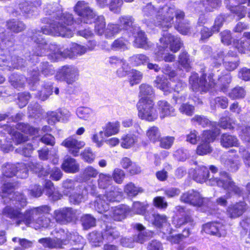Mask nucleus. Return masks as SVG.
<instances>
[{
	"label": "nucleus",
	"mask_w": 250,
	"mask_h": 250,
	"mask_svg": "<svg viewBox=\"0 0 250 250\" xmlns=\"http://www.w3.org/2000/svg\"><path fill=\"white\" fill-rule=\"evenodd\" d=\"M219 133L218 130L213 132L210 130L204 131L202 137V143L198 146L196 149L197 153L200 155H203L209 153L211 149L209 143L213 142Z\"/></svg>",
	"instance_id": "14"
},
{
	"label": "nucleus",
	"mask_w": 250,
	"mask_h": 250,
	"mask_svg": "<svg viewBox=\"0 0 250 250\" xmlns=\"http://www.w3.org/2000/svg\"><path fill=\"white\" fill-rule=\"evenodd\" d=\"M119 236V233L115 229L109 228L105 230L102 234L95 232L90 233L89 235V240L96 246V243L101 242L103 239H106L110 242L118 237Z\"/></svg>",
	"instance_id": "16"
},
{
	"label": "nucleus",
	"mask_w": 250,
	"mask_h": 250,
	"mask_svg": "<svg viewBox=\"0 0 250 250\" xmlns=\"http://www.w3.org/2000/svg\"><path fill=\"white\" fill-rule=\"evenodd\" d=\"M2 191L1 196L5 203L11 201L9 206H6L2 210V214L12 219L17 226L21 223L37 229L41 228H47L49 225L50 219L44 216L45 214L50 211L49 207L44 205L33 208L25 210L24 213L21 211L20 208H23L26 204L25 197L21 194H13L16 185L6 182L0 187Z\"/></svg>",
	"instance_id": "1"
},
{
	"label": "nucleus",
	"mask_w": 250,
	"mask_h": 250,
	"mask_svg": "<svg viewBox=\"0 0 250 250\" xmlns=\"http://www.w3.org/2000/svg\"><path fill=\"white\" fill-rule=\"evenodd\" d=\"M137 32L134 42L135 45L138 48L146 49L148 46L147 38L144 32L139 30V29H134Z\"/></svg>",
	"instance_id": "36"
},
{
	"label": "nucleus",
	"mask_w": 250,
	"mask_h": 250,
	"mask_svg": "<svg viewBox=\"0 0 250 250\" xmlns=\"http://www.w3.org/2000/svg\"><path fill=\"white\" fill-rule=\"evenodd\" d=\"M28 167L24 163H19L17 165L6 164L2 167V173L6 177H12L17 175L18 177L25 178L28 176Z\"/></svg>",
	"instance_id": "13"
},
{
	"label": "nucleus",
	"mask_w": 250,
	"mask_h": 250,
	"mask_svg": "<svg viewBox=\"0 0 250 250\" xmlns=\"http://www.w3.org/2000/svg\"><path fill=\"white\" fill-rule=\"evenodd\" d=\"M123 4V0H111L108 3L109 10L114 13L119 14Z\"/></svg>",
	"instance_id": "62"
},
{
	"label": "nucleus",
	"mask_w": 250,
	"mask_h": 250,
	"mask_svg": "<svg viewBox=\"0 0 250 250\" xmlns=\"http://www.w3.org/2000/svg\"><path fill=\"white\" fill-rule=\"evenodd\" d=\"M218 84L221 90L224 92H226L231 81L230 74L227 73L225 74H222L221 76L218 77Z\"/></svg>",
	"instance_id": "40"
},
{
	"label": "nucleus",
	"mask_w": 250,
	"mask_h": 250,
	"mask_svg": "<svg viewBox=\"0 0 250 250\" xmlns=\"http://www.w3.org/2000/svg\"><path fill=\"white\" fill-rule=\"evenodd\" d=\"M154 83L155 86L163 91L166 95L172 92L173 91L178 92L186 85L185 83L179 81L175 85L174 88H173L169 85L167 80L163 79L160 77H157Z\"/></svg>",
	"instance_id": "19"
},
{
	"label": "nucleus",
	"mask_w": 250,
	"mask_h": 250,
	"mask_svg": "<svg viewBox=\"0 0 250 250\" xmlns=\"http://www.w3.org/2000/svg\"><path fill=\"white\" fill-rule=\"evenodd\" d=\"M175 138L172 136H165L160 139V146L162 148L169 149L172 146Z\"/></svg>",
	"instance_id": "63"
},
{
	"label": "nucleus",
	"mask_w": 250,
	"mask_h": 250,
	"mask_svg": "<svg viewBox=\"0 0 250 250\" xmlns=\"http://www.w3.org/2000/svg\"><path fill=\"white\" fill-rule=\"evenodd\" d=\"M175 16L176 24L182 22L185 17L184 13L180 10H176L174 6L169 7L165 5L162 8V10L157 12L156 17L158 25L162 28L166 29L171 27L173 22V18Z\"/></svg>",
	"instance_id": "6"
},
{
	"label": "nucleus",
	"mask_w": 250,
	"mask_h": 250,
	"mask_svg": "<svg viewBox=\"0 0 250 250\" xmlns=\"http://www.w3.org/2000/svg\"><path fill=\"white\" fill-rule=\"evenodd\" d=\"M145 218L158 228H163L168 225L167 218L165 215L147 212L145 215Z\"/></svg>",
	"instance_id": "23"
},
{
	"label": "nucleus",
	"mask_w": 250,
	"mask_h": 250,
	"mask_svg": "<svg viewBox=\"0 0 250 250\" xmlns=\"http://www.w3.org/2000/svg\"><path fill=\"white\" fill-rule=\"evenodd\" d=\"M207 200V199L203 198L199 192L194 190L188 191L184 193L181 197L182 202L198 207L203 206Z\"/></svg>",
	"instance_id": "17"
},
{
	"label": "nucleus",
	"mask_w": 250,
	"mask_h": 250,
	"mask_svg": "<svg viewBox=\"0 0 250 250\" xmlns=\"http://www.w3.org/2000/svg\"><path fill=\"white\" fill-rule=\"evenodd\" d=\"M122 30L118 24L108 23L105 31V36L107 38H112Z\"/></svg>",
	"instance_id": "47"
},
{
	"label": "nucleus",
	"mask_w": 250,
	"mask_h": 250,
	"mask_svg": "<svg viewBox=\"0 0 250 250\" xmlns=\"http://www.w3.org/2000/svg\"><path fill=\"white\" fill-rule=\"evenodd\" d=\"M153 106V100H139L137 104L138 117L147 121H154L157 118V114Z\"/></svg>",
	"instance_id": "10"
},
{
	"label": "nucleus",
	"mask_w": 250,
	"mask_h": 250,
	"mask_svg": "<svg viewBox=\"0 0 250 250\" xmlns=\"http://www.w3.org/2000/svg\"><path fill=\"white\" fill-rule=\"evenodd\" d=\"M122 197V192L117 188L113 187L105 195H100L96 198L94 202L95 209L100 213L106 212L109 209L108 202H119Z\"/></svg>",
	"instance_id": "8"
},
{
	"label": "nucleus",
	"mask_w": 250,
	"mask_h": 250,
	"mask_svg": "<svg viewBox=\"0 0 250 250\" xmlns=\"http://www.w3.org/2000/svg\"><path fill=\"white\" fill-rule=\"evenodd\" d=\"M28 167L36 173H38L39 176H45L50 174V177L55 181L60 180L62 176L61 170L56 167L53 168L51 170H45L41 165L33 163L29 164Z\"/></svg>",
	"instance_id": "15"
},
{
	"label": "nucleus",
	"mask_w": 250,
	"mask_h": 250,
	"mask_svg": "<svg viewBox=\"0 0 250 250\" xmlns=\"http://www.w3.org/2000/svg\"><path fill=\"white\" fill-rule=\"evenodd\" d=\"M239 64V60L236 54L229 52L224 58V66L229 71L235 70Z\"/></svg>",
	"instance_id": "27"
},
{
	"label": "nucleus",
	"mask_w": 250,
	"mask_h": 250,
	"mask_svg": "<svg viewBox=\"0 0 250 250\" xmlns=\"http://www.w3.org/2000/svg\"><path fill=\"white\" fill-rule=\"evenodd\" d=\"M214 76V74H210L208 76V82H207L205 75H204L199 78L197 73H192L189 78L190 88L195 92L202 93L207 91L215 84Z\"/></svg>",
	"instance_id": "9"
},
{
	"label": "nucleus",
	"mask_w": 250,
	"mask_h": 250,
	"mask_svg": "<svg viewBox=\"0 0 250 250\" xmlns=\"http://www.w3.org/2000/svg\"><path fill=\"white\" fill-rule=\"evenodd\" d=\"M246 93V91L243 87L237 86L231 90L229 95L232 99H238L244 98Z\"/></svg>",
	"instance_id": "52"
},
{
	"label": "nucleus",
	"mask_w": 250,
	"mask_h": 250,
	"mask_svg": "<svg viewBox=\"0 0 250 250\" xmlns=\"http://www.w3.org/2000/svg\"><path fill=\"white\" fill-rule=\"evenodd\" d=\"M25 79L23 77L13 74L9 77V82L14 87L17 88L23 85Z\"/></svg>",
	"instance_id": "59"
},
{
	"label": "nucleus",
	"mask_w": 250,
	"mask_h": 250,
	"mask_svg": "<svg viewBox=\"0 0 250 250\" xmlns=\"http://www.w3.org/2000/svg\"><path fill=\"white\" fill-rule=\"evenodd\" d=\"M5 129L11 135L13 142L17 145L25 141L27 139L25 136L18 132L17 130H15V128L12 126L5 125Z\"/></svg>",
	"instance_id": "37"
},
{
	"label": "nucleus",
	"mask_w": 250,
	"mask_h": 250,
	"mask_svg": "<svg viewBox=\"0 0 250 250\" xmlns=\"http://www.w3.org/2000/svg\"><path fill=\"white\" fill-rule=\"evenodd\" d=\"M208 184L210 186L216 185L226 190V194L224 197L218 198L216 200L217 203L222 206H226L227 205V199L231 197L232 194L240 195L242 193L240 188L235 185L229 175L224 171L220 172L219 179H210Z\"/></svg>",
	"instance_id": "5"
},
{
	"label": "nucleus",
	"mask_w": 250,
	"mask_h": 250,
	"mask_svg": "<svg viewBox=\"0 0 250 250\" xmlns=\"http://www.w3.org/2000/svg\"><path fill=\"white\" fill-rule=\"evenodd\" d=\"M29 2L30 5L24 11L26 13L27 17L32 18L38 15L37 7L41 5V0H30Z\"/></svg>",
	"instance_id": "44"
},
{
	"label": "nucleus",
	"mask_w": 250,
	"mask_h": 250,
	"mask_svg": "<svg viewBox=\"0 0 250 250\" xmlns=\"http://www.w3.org/2000/svg\"><path fill=\"white\" fill-rule=\"evenodd\" d=\"M112 183V177L109 174L101 173L99 176L98 185L102 188H105Z\"/></svg>",
	"instance_id": "48"
},
{
	"label": "nucleus",
	"mask_w": 250,
	"mask_h": 250,
	"mask_svg": "<svg viewBox=\"0 0 250 250\" xmlns=\"http://www.w3.org/2000/svg\"><path fill=\"white\" fill-rule=\"evenodd\" d=\"M119 22L122 30H127L132 25L133 20L131 16H122L119 18Z\"/></svg>",
	"instance_id": "55"
},
{
	"label": "nucleus",
	"mask_w": 250,
	"mask_h": 250,
	"mask_svg": "<svg viewBox=\"0 0 250 250\" xmlns=\"http://www.w3.org/2000/svg\"><path fill=\"white\" fill-rule=\"evenodd\" d=\"M62 187L63 188V192L65 195H71V193L75 191H78V189H80L79 183L74 180L67 179L63 182Z\"/></svg>",
	"instance_id": "32"
},
{
	"label": "nucleus",
	"mask_w": 250,
	"mask_h": 250,
	"mask_svg": "<svg viewBox=\"0 0 250 250\" xmlns=\"http://www.w3.org/2000/svg\"><path fill=\"white\" fill-rule=\"evenodd\" d=\"M8 28L14 32H19L25 28V25L20 21L11 20L7 22Z\"/></svg>",
	"instance_id": "51"
},
{
	"label": "nucleus",
	"mask_w": 250,
	"mask_h": 250,
	"mask_svg": "<svg viewBox=\"0 0 250 250\" xmlns=\"http://www.w3.org/2000/svg\"><path fill=\"white\" fill-rule=\"evenodd\" d=\"M16 129L26 134L35 135L38 133V130L29 126L27 124L19 123L17 125Z\"/></svg>",
	"instance_id": "54"
},
{
	"label": "nucleus",
	"mask_w": 250,
	"mask_h": 250,
	"mask_svg": "<svg viewBox=\"0 0 250 250\" xmlns=\"http://www.w3.org/2000/svg\"><path fill=\"white\" fill-rule=\"evenodd\" d=\"M77 191H75L69 195V200L70 202L73 203V204H79L80 203L82 202L84 199V196L86 194V190H83L82 194H80V191L78 190Z\"/></svg>",
	"instance_id": "56"
},
{
	"label": "nucleus",
	"mask_w": 250,
	"mask_h": 250,
	"mask_svg": "<svg viewBox=\"0 0 250 250\" xmlns=\"http://www.w3.org/2000/svg\"><path fill=\"white\" fill-rule=\"evenodd\" d=\"M221 144L225 147L236 146L238 145V140L234 136L224 134L221 139Z\"/></svg>",
	"instance_id": "38"
},
{
	"label": "nucleus",
	"mask_w": 250,
	"mask_h": 250,
	"mask_svg": "<svg viewBox=\"0 0 250 250\" xmlns=\"http://www.w3.org/2000/svg\"><path fill=\"white\" fill-rule=\"evenodd\" d=\"M81 222L84 229H89L95 226V219L89 214H85L82 216Z\"/></svg>",
	"instance_id": "53"
},
{
	"label": "nucleus",
	"mask_w": 250,
	"mask_h": 250,
	"mask_svg": "<svg viewBox=\"0 0 250 250\" xmlns=\"http://www.w3.org/2000/svg\"><path fill=\"white\" fill-rule=\"evenodd\" d=\"M76 114L80 119L87 122H91L95 119V112L89 107H78L76 110Z\"/></svg>",
	"instance_id": "29"
},
{
	"label": "nucleus",
	"mask_w": 250,
	"mask_h": 250,
	"mask_svg": "<svg viewBox=\"0 0 250 250\" xmlns=\"http://www.w3.org/2000/svg\"><path fill=\"white\" fill-rule=\"evenodd\" d=\"M159 10H162V8L159 9L156 8L151 4V3H148L143 8L142 13L143 16L146 18H151L153 16H154L155 18V19L154 20L155 23L157 25L159 26L158 25V21L156 17L157 12Z\"/></svg>",
	"instance_id": "35"
},
{
	"label": "nucleus",
	"mask_w": 250,
	"mask_h": 250,
	"mask_svg": "<svg viewBox=\"0 0 250 250\" xmlns=\"http://www.w3.org/2000/svg\"><path fill=\"white\" fill-rule=\"evenodd\" d=\"M24 65L23 60L16 56L7 58L4 55L0 56V66H5V69L9 71L18 69Z\"/></svg>",
	"instance_id": "20"
},
{
	"label": "nucleus",
	"mask_w": 250,
	"mask_h": 250,
	"mask_svg": "<svg viewBox=\"0 0 250 250\" xmlns=\"http://www.w3.org/2000/svg\"><path fill=\"white\" fill-rule=\"evenodd\" d=\"M149 60L148 58L143 54L134 55L130 58L129 61L134 66H139L144 64Z\"/></svg>",
	"instance_id": "49"
},
{
	"label": "nucleus",
	"mask_w": 250,
	"mask_h": 250,
	"mask_svg": "<svg viewBox=\"0 0 250 250\" xmlns=\"http://www.w3.org/2000/svg\"><path fill=\"white\" fill-rule=\"evenodd\" d=\"M225 166L232 171H236L238 170L240 164L239 156L237 155L232 157L229 155V158L223 161Z\"/></svg>",
	"instance_id": "34"
},
{
	"label": "nucleus",
	"mask_w": 250,
	"mask_h": 250,
	"mask_svg": "<svg viewBox=\"0 0 250 250\" xmlns=\"http://www.w3.org/2000/svg\"><path fill=\"white\" fill-rule=\"evenodd\" d=\"M140 97L139 100H145V101L152 100L150 96L154 94V91L152 87L147 84L143 83L140 86Z\"/></svg>",
	"instance_id": "33"
},
{
	"label": "nucleus",
	"mask_w": 250,
	"mask_h": 250,
	"mask_svg": "<svg viewBox=\"0 0 250 250\" xmlns=\"http://www.w3.org/2000/svg\"><path fill=\"white\" fill-rule=\"evenodd\" d=\"M138 141L136 136L133 134H126L121 138V146L124 148H129L133 146Z\"/></svg>",
	"instance_id": "39"
},
{
	"label": "nucleus",
	"mask_w": 250,
	"mask_h": 250,
	"mask_svg": "<svg viewBox=\"0 0 250 250\" xmlns=\"http://www.w3.org/2000/svg\"><path fill=\"white\" fill-rule=\"evenodd\" d=\"M70 115V114L69 112L65 109H61L57 113L53 112L50 114V116L52 117V120L51 121L49 119L48 123L49 124H53L55 122L65 119L69 117Z\"/></svg>",
	"instance_id": "45"
},
{
	"label": "nucleus",
	"mask_w": 250,
	"mask_h": 250,
	"mask_svg": "<svg viewBox=\"0 0 250 250\" xmlns=\"http://www.w3.org/2000/svg\"><path fill=\"white\" fill-rule=\"evenodd\" d=\"M52 234L54 236L55 238H41L39 240V242L45 248H62L63 246L69 243L72 237L71 233L62 229H56L52 232Z\"/></svg>",
	"instance_id": "7"
},
{
	"label": "nucleus",
	"mask_w": 250,
	"mask_h": 250,
	"mask_svg": "<svg viewBox=\"0 0 250 250\" xmlns=\"http://www.w3.org/2000/svg\"><path fill=\"white\" fill-rule=\"evenodd\" d=\"M55 9L51 5L44 8L47 14H53L51 22L50 23L49 28L46 27L42 28V32L44 34H50L55 36L70 38L73 35L71 25L73 23L72 15L68 13H62L58 10L54 12Z\"/></svg>",
	"instance_id": "2"
},
{
	"label": "nucleus",
	"mask_w": 250,
	"mask_h": 250,
	"mask_svg": "<svg viewBox=\"0 0 250 250\" xmlns=\"http://www.w3.org/2000/svg\"><path fill=\"white\" fill-rule=\"evenodd\" d=\"M246 204L241 202L229 206L227 209V215L231 218H235L241 216L246 210Z\"/></svg>",
	"instance_id": "26"
},
{
	"label": "nucleus",
	"mask_w": 250,
	"mask_h": 250,
	"mask_svg": "<svg viewBox=\"0 0 250 250\" xmlns=\"http://www.w3.org/2000/svg\"><path fill=\"white\" fill-rule=\"evenodd\" d=\"M146 136L150 141L155 143L160 140L161 133L158 127L153 126L146 130Z\"/></svg>",
	"instance_id": "42"
},
{
	"label": "nucleus",
	"mask_w": 250,
	"mask_h": 250,
	"mask_svg": "<svg viewBox=\"0 0 250 250\" xmlns=\"http://www.w3.org/2000/svg\"><path fill=\"white\" fill-rule=\"evenodd\" d=\"M233 45L241 53L245 54L250 51V42L246 40L234 41Z\"/></svg>",
	"instance_id": "41"
},
{
	"label": "nucleus",
	"mask_w": 250,
	"mask_h": 250,
	"mask_svg": "<svg viewBox=\"0 0 250 250\" xmlns=\"http://www.w3.org/2000/svg\"><path fill=\"white\" fill-rule=\"evenodd\" d=\"M182 43L180 39L170 34L166 33L160 39V44L158 46V51L155 54V60L158 62L164 61L166 62H172L175 59V56L168 52L167 47L173 53L177 52L181 48Z\"/></svg>",
	"instance_id": "4"
},
{
	"label": "nucleus",
	"mask_w": 250,
	"mask_h": 250,
	"mask_svg": "<svg viewBox=\"0 0 250 250\" xmlns=\"http://www.w3.org/2000/svg\"><path fill=\"white\" fill-rule=\"evenodd\" d=\"M179 111L183 114L191 116L194 113V107L188 103H183L179 106Z\"/></svg>",
	"instance_id": "60"
},
{
	"label": "nucleus",
	"mask_w": 250,
	"mask_h": 250,
	"mask_svg": "<svg viewBox=\"0 0 250 250\" xmlns=\"http://www.w3.org/2000/svg\"><path fill=\"white\" fill-rule=\"evenodd\" d=\"M157 104L161 118H164L175 115V109L167 102L159 101L157 102Z\"/></svg>",
	"instance_id": "25"
},
{
	"label": "nucleus",
	"mask_w": 250,
	"mask_h": 250,
	"mask_svg": "<svg viewBox=\"0 0 250 250\" xmlns=\"http://www.w3.org/2000/svg\"><path fill=\"white\" fill-rule=\"evenodd\" d=\"M143 77L142 72L136 69L131 70L128 73L129 82L131 85L139 83Z\"/></svg>",
	"instance_id": "43"
},
{
	"label": "nucleus",
	"mask_w": 250,
	"mask_h": 250,
	"mask_svg": "<svg viewBox=\"0 0 250 250\" xmlns=\"http://www.w3.org/2000/svg\"><path fill=\"white\" fill-rule=\"evenodd\" d=\"M79 77L78 68L73 65H64L59 69L56 78L60 81H64L68 84H72Z\"/></svg>",
	"instance_id": "11"
},
{
	"label": "nucleus",
	"mask_w": 250,
	"mask_h": 250,
	"mask_svg": "<svg viewBox=\"0 0 250 250\" xmlns=\"http://www.w3.org/2000/svg\"><path fill=\"white\" fill-rule=\"evenodd\" d=\"M153 232L150 230H146L143 232L140 231L138 235L134 236L135 241L140 243H143L153 235Z\"/></svg>",
	"instance_id": "58"
},
{
	"label": "nucleus",
	"mask_w": 250,
	"mask_h": 250,
	"mask_svg": "<svg viewBox=\"0 0 250 250\" xmlns=\"http://www.w3.org/2000/svg\"><path fill=\"white\" fill-rule=\"evenodd\" d=\"M112 177L116 183L120 184L123 183L125 177V173L121 169L117 168L114 170Z\"/></svg>",
	"instance_id": "64"
},
{
	"label": "nucleus",
	"mask_w": 250,
	"mask_h": 250,
	"mask_svg": "<svg viewBox=\"0 0 250 250\" xmlns=\"http://www.w3.org/2000/svg\"><path fill=\"white\" fill-rule=\"evenodd\" d=\"M62 168L67 173H75L79 171L80 166L75 159L67 157L64 159Z\"/></svg>",
	"instance_id": "28"
},
{
	"label": "nucleus",
	"mask_w": 250,
	"mask_h": 250,
	"mask_svg": "<svg viewBox=\"0 0 250 250\" xmlns=\"http://www.w3.org/2000/svg\"><path fill=\"white\" fill-rule=\"evenodd\" d=\"M247 0H226L227 7L230 11L235 13L238 17L241 19L245 17L246 14V8L240 5L244 3ZM249 0V5L250 6V0Z\"/></svg>",
	"instance_id": "21"
},
{
	"label": "nucleus",
	"mask_w": 250,
	"mask_h": 250,
	"mask_svg": "<svg viewBox=\"0 0 250 250\" xmlns=\"http://www.w3.org/2000/svg\"><path fill=\"white\" fill-rule=\"evenodd\" d=\"M209 177V172L208 169L205 167L202 166L200 167L196 170V173L194 176V179L197 182L203 183L207 182V184H208V183L209 180V179H208ZM212 178H217L218 179H219V177L211 178H210V179Z\"/></svg>",
	"instance_id": "31"
},
{
	"label": "nucleus",
	"mask_w": 250,
	"mask_h": 250,
	"mask_svg": "<svg viewBox=\"0 0 250 250\" xmlns=\"http://www.w3.org/2000/svg\"><path fill=\"white\" fill-rule=\"evenodd\" d=\"M62 146L68 148L69 152L74 156L78 155L80 149L85 146V143L78 140L74 136H70L62 141Z\"/></svg>",
	"instance_id": "18"
},
{
	"label": "nucleus",
	"mask_w": 250,
	"mask_h": 250,
	"mask_svg": "<svg viewBox=\"0 0 250 250\" xmlns=\"http://www.w3.org/2000/svg\"><path fill=\"white\" fill-rule=\"evenodd\" d=\"M120 130V123L118 121L108 122L103 128V130L99 132L102 136L103 134L106 137H109L117 134Z\"/></svg>",
	"instance_id": "30"
},
{
	"label": "nucleus",
	"mask_w": 250,
	"mask_h": 250,
	"mask_svg": "<svg viewBox=\"0 0 250 250\" xmlns=\"http://www.w3.org/2000/svg\"><path fill=\"white\" fill-rule=\"evenodd\" d=\"M98 174V170L92 166L86 167L83 172V177L85 180L96 177Z\"/></svg>",
	"instance_id": "57"
},
{
	"label": "nucleus",
	"mask_w": 250,
	"mask_h": 250,
	"mask_svg": "<svg viewBox=\"0 0 250 250\" xmlns=\"http://www.w3.org/2000/svg\"><path fill=\"white\" fill-rule=\"evenodd\" d=\"M204 231L208 234L217 237H224L227 234L225 226L217 222L208 223L203 227Z\"/></svg>",
	"instance_id": "22"
},
{
	"label": "nucleus",
	"mask_w": 250,
	"mask_h": 250,
	"mask_svg": "<svg viewBox=\"0 0 250 250\" xmlns=\"http://www.w3.org/2000/svg\"><path fill=\"white\" fill-rule=\"evenodd\" d=\"M179 63L185 68L188 71L190 67V61L188 58V54L185 52H182L179 57Z\"/></svg>",
	"instance_id": "61"
},
{
	"label": "nucleus",
	"mask_w": 250,
	"mask_h": 250,
	"mask_svg": "<svg viewBox=\"0 0 250 250\" xmlns=\"http://www.w3.org/2000/svg\"><path fill=\"white\" fill-rule=\"evenodd\" d=\"M32 40L38 44L36 53L37 56L47 55L52 61H56L61 58H73L75 54L83 55L87 52V48L76 43H73L71 47V51L68 49L62 52L61 48L56 44H48L42 38H37L34 35Z\"/></svg>",
	"instance_id": "3"
},
{
	"label": "nucleus",
	"mask_w": 250,
	"mask_h": 250,
	"mask_svg": "<svg viewBox=\"0 0 250 250\" xmlns=\"http://www.w3.org/2000/svg\"><path fill=\"white\" fill-rule=\"evenodd\" d=\"M107 211L106 212H103V213H105L104 214L105 217L107 218L108 216H110L114 220L121 221L125 218L127 210L125 206H119L112 208L111 210L109 213Z\"/></svg>",
	"instance_id": "24"
},
{
	"label": "nucleus",
	"mask_w": 250,
	"mask_h": 250,
	"mask_svg": "<svg viewBox=\"0 0 250 250\" xmlns=\"http://www.w3.org/2000/svg\"><path fill=\"white\" fill-rule=\"evenodd\" d=\"M124 191L129 196H135L139 193L142 192L143 189L136 187L134 184L130 183L125 187Z\"/></svg>",
	"instance_id": "50"
},
{
	"label": "nucleus",
	"mask_w": 250,
	"mask_h": 250,
	"mask_svg": "<svg viewBox=\"0 0 250 250\" xmlns=\"http://www.w3.org/2000/svg\"><path fill=\"white\" fill-rule=\"evenodd\" d=\"M105 20L103 16H98L95 21V31L99 35H105Z\"/></svg>",
	"instance_id": "46"
},
{
	"label": "nucleus",
	"mask_w": 250,
	"mask_h": 250,
	"mask_svg": "<svg viewBox=\"0 0 250 250\" xmlns=\"http://www.w3.org/2000/svg\"><path fill=\"white\" fill-rule=\"evenodd\" d=\"M74 10L81 17L82 21L85 23H91L96 17L95 11L84 1H78L74 6Z\"/></svg>",
	"instance_id": "12"
}]
</instances>
